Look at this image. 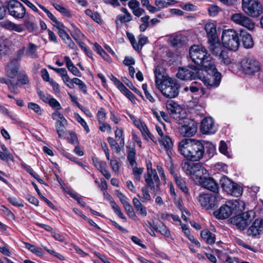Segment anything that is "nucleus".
Returning a JSON list of instances; mask_svg holds the SVG:
<instances>
[{
    "instance_id": "obj_61",
    "label": "nucleus",
    "mask_w": 263,
    "mask_h": 263,
    "mask_svg": "<svg viewBox=\"0 0 263 263\" xmlns=\"http://www.w3.org/2000/svg\"><path fill=\"white\" fill-rule=\"evenodd\" d=\"M110 165L112 170L115 173H118L119 171V162L117 159L114 158H111L110 161Z\"/></svg>"
},
{
    "instance_id": "obj_26",
    "label": "nucleus",
    "mask_w": 263,
    "mask_h": 263,
    "mask_svg": "<svg viewBox=\"0 0 263 263\" xmlns=\"http://www.w3.org/2000/svg\"><path fill=\"white\" fill-rule=\"evenodd\" d=\"M204 29L206 31L208 41L214 40L218 39L216 25L211 22L207 23L205 24Z\"/></svg>"
},
{
    "instance_id": "obj_12",
    "label": "nucleus",
    "mask_w": 263,
    "mask_h": 263,
    "mask_svg": "<svg viewBox=\"0 0 263 263\" xmlns=\"http://www.w3.org/2000/svg\"><path fill=\"white\" fill-rule=\"evenodd\" d=\"M200 69L197 66H189L187 67H179L176 77L182 80H189L198 78Z\"/></svg>"
},
{
    "instance_id": "obj_8",
    "label": "nucleus",
    "mask_w": 263,
    "mask_h": 263,
    "mask_svg": "<svg viewBox=\"0 0 263 263\" xmlns=\"http://www.w3.org/2000/svg\"><path fill=\"white\" fill-rule=\"evenodd\" d=\"M182 170L188 175L193 176L198 180L201 175H206L208 171L200 163H193L185 160L181 164Z\"/></svg>"
},
{
    "instance_id": "obj_16",
    "label": "nucleus",
    "mask_w": 263,
    "mask_h": 263,
    "mask_svg": "<svg viewBox=\"0 0 263 263\" xmlns=\"http://www.w3.org/2000/svg\"><path fill=\"white\" fill-rule=\"evenodd\" d=\"M217 196L216 194H204L200 195L198 197V201L200 204L206 209L213 208L216 204Z\"/></svg>"
},
{
    "instance_id": "obj_18",
    "label": "nucleus",
    "mask_w": 263,
    "mask_h": 263,
    "mask_svg": "<svg viewBox=\"0 0 263 263\" xmlns=\"http://www.w3.org/2000/svg\"><path fill=\"white\" fill-rule=\"evenodd\" d=\"M201 132L203 134H214L217 130L213 119L211 117L204 118L201 122Z\"/></svg>"
},
{
    "instance_id": "obj_49",
    "label": "nucleus",
    "mask_w": 263,
    "mask_h": 263,
    "mask_svg": "<svg viewBox=\"0 0 263 263\" xmlns=\"http://www.w3.org/2000/svg\"><path fill=\"white\" fill-rule=\"evenodd\" d=\"M208 11L211 16H215L221 11V9L218 6L215 5H211L209 6Z\"/></svg>"
},
{
    "instance_id": "obj_62",
    "label": "nucleus",
    "mask_w": 263,
    "mask_h": 263,
    "mask_svg": "<svg viewBox=\"0 0 263 263\" xmlns=\"http://www.w3.org/2000/svg\"><path fill=\"white\" fill-rule=\"evenodd\" d=\"M51 116H52V118L53 120H56L57 121H66V120L65 119V118L64 117L63 115L57 110L53 112Z\"/></svg>"
},
{
    "instance_id": "obj_17",
    "label": "nucleus",
    "mask_w": 263,
    "mask_h": 263,
    "mask_svg": "<svg viewBox=\"0 0 263 263\" xmlns=\"http://www.w3.org/2000/svg\"><path fill=\"white\" fill-rule=\"evenodd\" d=\"M208 173L206 175H201L197 181L203 187L215 193L218 190V184L212 178L208 177Z\"/></svg>"
},
{
    "instance_id": "obj_28",
    "label": "nucleus",
    "mask_w": 263,
    "mask_h": 263,
    "mask_svg": "<svg viewBox=\"0 0 263 263\" xmlns=\"http://www.w3.org/2000/svg\"><path fill=\"white\" fill-rule=\"evenodd\" d=\"M242 44L246 48H251L254 46L253 38L250 34L245 31H241L239 33Z\"/></svg>"
},
{
    "instance_id": "obj_19",
    "label": "nucleus",
    "mask_w": 263,
    "mask_h": 263,
    "mask_svg": "<svg viewBox=\"0 0 263 263\" xmlns=\"http://www.w3.org/2000/svg\"><path fill=\"white\" fill-rule=\"evenodd\" d=\"M197 124L193 121L190 120L187 124H184L180 127V134L186 137L193 136L197 132Z\"/></svg>"
},
{
    "instance_id": "obj_9",
    "label": "nucleus",
    "mask_w": 263,
    "mask_h": 263,
    "mask_svg": "<svg viewBox=\"0 0 263 263\" xmlns=\"http://www.w3.org/2000/svg\"><path fill=\"white\" fill-rule=\"evenodd\" d=\"M6 7L9 14L15 19H23L26 14L25 7L18 1H7Z\"/></svg>"
},
{
    "instance_id": "obj_41",
    "label": "nucleus",
    "mask_w": 263,
    "mask_h": 263,
    "mask_svg": "<svg viewBox=\"0 0 263 263\" xmlns=\"http://www.w3.org/2000/svg\"><path fill=\"white\" fill-rule=\"evenodd\" d=\"M37 46L32 43H30L28 45V49L26 51V54L32 58H36L37 56L36 50Z\"/></svg>"
},
{
    "instance_id": "obj_29",
    "label": "nucleus",
    "mask_w": 263,
    "mask_h": 263,
    "mask_svg": "<svg viewBox=\"0 0 263 263\" xmlns=\"http://www.w3.org/2000/svg\"><path fill=\"white\" fill-rule=\"evenodd\" d=\"M185 36L181 34H174L169 37V42L171 46L174 47H180L185 43Z\"/></svg>"
},
{
    "instance_id": "obj_14",
    "label": "nucleus",
    "mask_w": 263,
    "mask_h": 263,
    "mask_svg": "<svg viewBox=\"0 0 263 263\" xmlns=\"http://www.w3.org/2000/svg\"><path fill=\"white\" fill-rule=\"evenodd\" d=\"M231 19L234 23L252 30L255 27V24L248 16L242 13H236L232 14Z\"/></svg>"
},
{
    "instance_id": "obj_37",
    "label": "nucleus",
    "mask_w": 263,
    "mask_h": 263,
    "mask_svg": "<svg viewBox=\"0 0 263 263\" xmlns=\"http://www.w3.org/2000/svg\"><path fill=\"white\" fill-rule=\"evenodd\" d=\"M66 122V121H58L55 123V128L59 137L64 136L65 127L64 125V123Z\"/></svg>"
},
{
    "instance_id": "obj_55",
    "label": "nucleus",
    "mask_w": 263,
    "mask_h": 263,
    "mask_svg": "<svg viewBox=\"0 0 263 263\" xmlns=\"http://www.w3.org/2000/svg\"><path fill=\"white\" fill-rule=\"evenodd\" d=\"M200 88H201V87L199 85H197V82L195 81L193 82L192 85L189 87H185L184 90L187 91L189 90L191 91V92L195 93L198 91Z\"/></svg>"
},
{
    "instance_id": "obj_51",
    "label": "nucleus",
    "mask_w": 263,
    "mask_h": 263,
    "mask_svg": "<svg viewBox=\"0 0 263 263\" xmlns=\"http://www.w3.org/2000/svg\"><path fill=\"white\" fill-rule=\"evenodd\" d=\"M107 141L112 148H115L117 153H119L120 151V147L118 145L116 140L112 137H109L107 138Z\"/></svg>"
},
{
    "instance_id": "obj_32",
    "label": "nucleus",
    "mask_w": 263,
    "mask_h": 263,
    "mask_svg": "<svg viewBox=\"0 0 263 263\" xmlns=\"http://www.w3.org/2000/svg\"><path fill=\"white\" fill-rule=\"evenodd\" d=\"M218 59L220 64L228 66L232 63V60L228 52L223 50L218 55Z\"/></svg>"
},
{
    "instance_id": "obj_3",
    "label": "nucleus",
    "mask_w": 263,
    "mask_h": 263,
    "mask_svg": "<svg viewBox=\"0 0 263 263\" xmlns=\"http://www.w3.org/2000/svg\"><path fill=\"white\" fill-rule=\"evenodd\" d=\"M144 177L147 187L156 195L160 191L161 182L156 170L152 168L151 163L147 164V172Z\"/></svg>"
},
{
    "instance_id": "obj_24",
    "label": "nucleus",
    "mask_w": 263,
    "mask_h": 263,
    "mask_svg": "<svg viewBox=\"0 0 263 263\" xmlns=\"http://www.w3.org/2000/svg\"><path fill=\"white\" fill-rule=\"evenodd\" d=\"M232 214V211H231L228 202L221 205L218 210L214 212L215 216L219 219H226Z\"/></svg>"
},
{
    "instance_id": "obj_22",
    "label": "nucleus",
    "mask_w": 263,
    "mask_h": 263,
    "mask_svg": "<svg viewBox=\"0 0 263 263\" xmlns=\"http://www.w3.org/2000/svg\"><path fill=\"white\" fill-rule=\"evenodd\" d=\"M120 10L124 14H119L117 16L115 23L117 27H121L124 23L130 22L133 19L132 14L126 8L122 7Z\"/></svg>"
},
{
    "instance_id": "obj_7",
    "label": "nucleus",
    "mask_w": 263,
    "mask_h": 263,
    "mask_svg": "<svg viewBox=\"0 0 263 263\" xmlns=\"http://www.w3.org/2000/svg\"><path fill=\"white\" fill-rule=\"evenodd\" d=\"M204 70L200 69L199 71V79L201 80L208 89H211L217 87L220 83L221 74L215 69L213 72H208L204 69V71L208 73L209 76L205 77L203 74Z\"/></svg>"
},
{
    "instance_id": "obj_2",
    "label": "nucleus",
    "mask_w": 263,
    "mask_h": 263,
    "mask_svg": "<svg viewBox=\"0 0 263 263\" xmlns=\"http://www.w3.org/2000/svg\"><path fill=\"white\" fill-rule=\"evenodd\" d=\"M189 53L193 62L202 66L206 71L211 72L215 69V65L211 61V57L204 47L196 45L192 46Z\"/></svg>"
},
{
    "instance_id": "obj_21",
    "label": "nucleus",
    "mask_w": 263,
    "mask_h": 263,
    "mask_svg": "<svg viewBox=\"0 0 263 263\" xmlns=\"http://www.w3.org/2000/svg\"><path fill=\"white\" fill-rule=\"evenodd\" d=\"M158 142L160 145L166 151L168 158L171 159L173 155L172 151L174 147L171 138L168 136L165 135L162 138H158Z\"/></svg>"
},
{
    "instance_id": "obj_60",
    "label": "nucleus",
    "mask_w": 263,
    "mask_h": 263,
    "mask_svg": "<svg viewBox=\"0 0 263 263\" xmlns=\"http://www.w3.org/2000/svg\"><path fill=\"white\" fill-rule=\"evenodd\" d=\"M138 43H137V44L139 46V49H141L142 47L148 42V39L143 34H140L138 36Z\"/></svg>"
},
{
    "instance_id": "obj_64",
    "label": "nucleus",
    "mask_w": 263,
    "mask_h": 263,
    "mask_svg": "<svg viewBox=\"0 0 263 263\" xmlns=\"http://www.w3.org/2000/svg\"><path fill=\"white\" fill-rule=\"evenodd\" d=\"M106 114L103 108L101 110H99L97 113V119L99 123L105 122Z\"/></svg>"
},
{
    "instance_id": "obj_43",
    "label": "nucleus",
    "mask_w": 263,
    "mask_h": 263,
    "mask_svg": "<svg viewBox=\"0 0 263 263\" xmlns=\"http://www.w3.org/2000/svg\"><path fill=\"white\" fill-rule=\"evenodd\" d=\"M145 185L146 184H145ZM148 187L147 186L142 187L141 191L142 192V198L141 199V202H147L151 200V196L148 192Z\"/></svg>"
},
{
    "instance_id": "obj_38",
    "label": "nucleus",
    "mask_w": 263,
    "mask_h": 263,
    "mask_svg": "<svg viewBox=\"0 0 263 263\" xmlns=\"http://www.w3.org/2000/svg\"><path fill=\"white\" fill-rule=\"evenodd\" d=\"M155 83L157 86L159 85L163 81V76L162 73V69L160 66H157L154 71Z\"/></svg>"
},
{
    "instance_id": "obj_42",
    "label": "nucleus",
    "mask_w": 263,
    "mask_h": 263,
    "mask_svg": "<svg viewBox=\"0 0 263 263\" xmlns=\"http://www.w3.org/2000/svg\"><path fill=\"white\" fill-rule=\"evenodd\" d=\"M52 4L57 10L59 11L61 13H62L64 15L66 16L67 17L71 16V14H70L69 11L66 8L63 7L62 6H61L59 4H56L53 2H52Z\"/></svg>"
},
{
    "instance_id": "obj_50",
    "label": "nucleus",
    "mask_w": 263,
    "mask_h": 263,
    "mask_svg": "<svg viewBox=\"0 0 263 263\" xmlns=\"http://www.w3.org/2000/svg\"><path fill=\"white\" fill-rule=\"evenodd\" d=\"M28 108L33 110L38 115H41L42 114V109L41 107L35 103H29L28 104Z\"/></svg>"
},
{
    "instance_id": "obj_10",
    "label": "nucleus",
    "mask_w": 263,
    "mask_h": 263,
    "mask_svg": "<svg viewBox=\"0 0 263 263\" xmlns=\"http://www.w3.org/2000/svg\"><path fill=\"white\" fill-rule=\"evenodd\" d=\"M221 188L228 194L238 197L242 193L241 187L237 183H234L227 176H222L220 180Z\"/></svg>"
},
{
    "instance_id": "obj_45",
    "label": "nucleus",
    "mask_w": 263,
    "mask_h": 263,
    "mask_svg": "<svg viewBox=\"0 0 263 263\" xmlns=\"http://www.w3.org/2000/svg\"><path fill=\"white\" fill-rule=\"evenodd\" d=\"M135 154L136 152L134 148H131L127 154V159L130 165L132 166H134L136 164Z\"/></svg>"
},
{
    "instance_id": "obj_35",
    "label": "nucleus",
    "mask_w": 263,
    "mask_h": 263,
    "mask_svg": "<svg viewBox=\"0 0 263 263\" xmlns=\"http://www.w3.org/2000/svg\"><path fill=\"white\" fill-rule=\"evenodd\" d=\"M95 50L97 51L105 60L107 61H110V57L106 53V52L102 49L101 46L97 43L94 44Z\"/></svg>"
},
{
    "instance_id": "obj_31",
    "label": "nucleus",
    "mask_w": 263,
    "mask_h": 263,
    "mask_svg": "<svg viewBox=\"0 0 263 263\" xmlns=\"http://www.w3.org/2000/svg\"><path fill=\"white\" fill-rule=\"evenodd\" d=\"M66 66L67 69L75 76L81 77V73L79 69L73 65L70 58L65 56L64 58Z\"/></svg>"
},
{
    "instance_id": "obj_6",
    "label": "nucleus",
    "mask_w": 263,
    "mask_h": 263,
    "mask_svg": "<svg viewBox=\"0 0 263 263\" xmlns=\"http://www.w3.org/2000/svg\"><path fill=\"white\" fill-rule=\"evenodd\" d=\"M241 7L243 11L248 16L257 17L263 12V7L258 0H242Z\"/></svg>"
},
{
    "instance_id": "obj_20",
    "label": "nucleus",
    "mask_w": 263,
    "mask_h": 263,
    "mask_svg": "<svg viewBox=\"0 0 263 263\" xmlns=\"http://www.w3.org/2000/svg\"><path fill=\"white\" fill-rule=\"evenodd\" d=\"M166 108L170 114L176 120L180 119V114L183 111L182 108L173 100H168L165 103Z\"/></svg>"
},
{
    "instance_id": "obj_47",
    "label": "nucleus",
    "mask_w": 263,
    "mask_h": 263,
    "mask_svg": "<svg viewBox=\"0 0 263 263\" xmlns=\"http://www.w3.org/2000/svg\"><path fill=\"white\" fill-rule=\"evenodd\" d=\"M18 81L22 85H25L29 83V79L26 73L24 72H21L17 77Z\"/></svg>"
},
{
    "instance_id": "obj_44",
    "label": "nucleus",
    "mask_w": 263,
    "mask_h": 263,
    "mask_svg": "<svg viewBox=\"0 0 263 263\" xmlns=\"http://www.w3.org/2000/svg\"><path fill=\"white\" fill-rule=\"evenodd\" d=\"M73 82L79 86L80 89L84 93H87V87L85 84L80 79L77 78H73Z\"/></svg>"
},
{
    "instance_id": "obj_1",
    "label": "nucleus",
    "mask_w": 263,
    "mask_h": 263,
    "mask_svg": "<svg viewBox=\"0 0 263 263\" xmlns=\"http://www.w3.org/2000/svg\"><path fill=\"white\" fill-rule=\"evenodd\" d=\"M178 151L180 155L187 160L198 161L205 154V148L202 142L194 139L185 138L179 142Z\"/></svg>"
},
{
    "instance_id": "obj_33",
    "label": "nucleus",
    "mask_w": 263,
    "mask_h": 263,
    "mask_svg": "<svg viewBox=\"0 0 263 263\" xmlns=\"http://www.w3.org/2000/svg\"><path fill=\"white\" fill-rule=\"evenodd\" d=\"M9 50V41L7 39L0 40V57L7 55Z\"/></svg>"
},
{
    "instance_id": "obj_40",
    "label": "nucleus",
    "mask_w": 263,
    "mask_h": 263,
    "mask_svg": "<svg viewBox=\"0 0 263 263\" xmlns=\"http://www.w3.org/2000/svg\"><path fill=\"white\" fill-rule=\"evenodd\" d=\"M85 13L97 23H101V16L97 12H93L91 10L88 9L85 11Z\"/></svg>"
},
{
    "instance_id": "obj_39",
    "label": "nucleus",
    "mask_w": 263,
    "mask_h": 263,
    "mask_svg": "<svg viewBox=\"0 0 263 263\" xmlns=\"http://www.w3.org/2000/svg\"><path fill=\"white\" fill-rule=\"evenodd\" d=\"M175 182L178 187L184 193H188V189L186 187L185 181L180 177H178L175 179Z\"/></svg>"
},
{
    "instance_id": "obj_48",
    "label": "nucleus",
    "mask_w": 263,
    "mask_h": 263,
    "mask_svg": "<svg viewBox=\"0 0 263 263\" xmlns=\"http://www.w3.org/2000/svg\"><path fill=\"white\" fill-rule=\"evenodd\" d=\"M144 168L141 167H134L133 168V173L135 179L139 181L141 179V175L143 173Z\"/></svg>"
},
{
    "instance_id": "obj_23",
    "label": "nucleus",
    "mask_w": 263,
    "mask_h": 263,
    "mask_svg": "<svg viewBox=\"0 0 263 263\" xmlns=\"http://www.w3.org/2000/svg\"><path fill=\"white\" fill-rule=\"evenodd\" d=\"M249 235L255 236L263 233V220L256 219L248 230Z\"/></svg>"
},
{
    "instance_id": "obj_56",
    "label": "nucleus",
    "mask_w": 263,
    "mask_h": 263,
    "mask_svg": "<svg viewBox=\"0 0 263 263\" xmlns=\"http://www.w3.org/2000/svg\"><path fill=\"white\" fill-rule=\"evenodd\" d=\"M127 36L133 48L136 50H139V45L137 44V41L135 38L134 35L132 33H127Z\"/></svg>"
},
{
    "instance_id": "obj_15",
    "label": "nucleus",
    "mask_w": 263,
    "mask_h": 263,
    "mask_svg": "<svg viewBox=\"0 0 263 263\" xmlns=\"http://www.w3.org/2000/svg\"><path fill=\"white\" fill-rule=\"evenodd\" d=\"M23 51L20 50L18 51V56L16 59L11 60L7 65L6 68V73L7 76L11 78H14L17 74L19 68L18 61L20 60L21 56Z\"/></svg>"
},
{
    "instance_id": "obj_5",
    "label": "nucleus",
    "mask_w": 263,
    "mask_h": 263,
    "mask_svg": "<svg viewBox=\"0 0 263 263\" xmlns=\"http://www.w3.org/2000/svg\"><path fill=\"white\" fill-rule=\"evenodd\" d=\"M157 87L163 95L167 98H173L179 94V85L171 78L164 79Z\"/></svg>"
},
{
    "instance_id": "obj_46",
    "label": "nucleus",
    "mask_w": 263,
    "mask_h": 263,
    "mask_svg": "<svg viewBox=\"0 0 263 263\" xmlns=\"http://www.w3.org/2000/svg\"><path fill=\"white\" fill-rule=\"evenodd\" d=\"M110 202L111 203V206L114 212L118 215V216L122 219H126L125 216L121 212V209L118 205L116 204L114 201H111Z\"/></svg>"
},
{
    "instance_id": "obj_36",
    "label": "nucleus",
    "mask_w": 263,
    "mask_h": 263,
    "mask_svg": "<svg viewBox=\"0 0 263 263\" xmlns=\"http://www.w3.org/2000/svg\"><path fill=\"white\" fill-rule=\"evenodd\" d=\"M175 2L174 0H156L155 4L159 9L167 7L168 6L174 4Z\"/></svg>"
},
{
    "instance_id": "obj_53",
    "label": "nucleus",
    "mask_w": 263,
    "mask_h": 263,
    "mask_svg": "<svg viewBox=\"0 0 263 263\" xmlns=\"http://www.w3.org/2000/svg\"><path fill=\"white\" fill-rule=\"evenodd\" d=\"M24 27H25L29 32H33L36 29V26L35 23L32 21H25L24 24Z\"/></svg>"
},
{
    "instance_id": "obj_59",
    "label": "nucleus",
    "mask_w": 263,
    "mask_h": 263,
    "mask_svg": "<svg viewBox=\"0 0 263 263\" xmlns=\"http://www.w3.org/2000/svg\"><path fill=\"white\" fill-rule=\"evenodd\" d=\"M37 94L40 99L42 100L43 102L47 103H48L51 98L50 95L48 94H46L40 90H37Z\"/></svg>"
},
{
    "instance_id": "obj_13",
    "label": "nucleus",
    "mask_w": 263,
    "mask_h": 263,
    "mask_svg": "<svg viewBox=\"0 0 263 263\" xmlns=\"http://www.w3.org/2000/svg\"><path fill=\"white\" fill-rule=\"evenodd\" d=\"M240 68L246 74H253L260 69L258 61L252 58H245L240 62Z\"/></svg>"
},
{
    "instance_id": "obj_63",
    "label": "nucleus",
    "mask_w": 263,
    "mask_h": 263,
    "mask_svg": "<svg viewBox=\"0 0 263 263\" xmlns=\"http://www.w3.org/2000/svg\"><path fill=\"white\" fill-rule=\"evenodd\" d=\"M227 149H228V147H227V145L226 143L223 141H221L220 143L219 147V150L221 154H222L227 156H228L229 153L228 152Z\"/></svg>"
},
{
    "instance_id": "obj_30",
    "label": "nucleus",
    "mask_w": 263,
    "mask_h": 263,
    "mask_svg": "<svg viewBox=\"0 0 263 263\" xmlns=\"http://www.w3.org/2000/svg\"><path fill=\"white\" fill-rule=\"evenodd\" d=\"M200 235L202 239L209 245H212L215 241V235L207 229L202 230Z\"/></svg>"
},
{
    "instance_id": "obj_57",
    "label": "nucleus",
    "mask_w": 263,
    "mask_h": 263,
    "mask_svg": "<svg viewBox=\"0 0 263 263\" xmlns=\"http://www.w3.org/2000/svg\"><path fill=\"white\" fill-rule=\"evenodd\" d=\"M125 211L127 212L128 215L130 217H136V215L134 211V209L130 203H127L123 205Z\"/></svg>"
},
{
    "instance_id": "obj_25",
    "label": "nucleus",
    "mask_w": 263,
    "mask_h": 263,
    "mask_svg": "<svg viewBox=\"0 0 263 263\" xmlns=\"http://www.w3.org/2000/svg\"><path fill=\"white\" fill-rule=\"evenodd\" d=\"M232 214L242 212L245 209V202L240 200H234L228 202Z\"/></svg>"
},
{
    "instance_id": "obj_52",
    "label": "nucleus",
    "mask_w": 263,
    "mask_h": 263,
    "mask_svg": "<svg viewBox=\"0 0 263 263\" xmlns=\"http://www.w3.org/2000/svg\"><path fill=\"white\" fill-rule=\"evenodd\" d=\"M8 201L11 203L12 205L17 207H23L24 204H23L22 201L14 197H11L8 198Z\"/></svg>"
},
{
    "instance_id": "obj_27",
    "label": "nucleus",
    "mask_w": 263,
    "mask_h": 263,
    "mask_svg": "<svg viewBox=\"0 0 263 263\" xmlns=\"http://www.w3.org/2000/svg\"><path fill=\"white\" fill-rule=\"evenodd\" d=\"M208 43L210 51L213 55L218 56L221 53V51L223 50L218 38L215 39L214 41H208Z\"/></svg>"
},
{
    "instance_id": "obj_54",
    "label": "nucleus",
    "mask_w": 263,
    "mask_h": 263,
    "mask_svg": "<svg viewBox=\"0 0 263 263\" xmlns=\"http://www.w3.org/2000/svg\"><path fill=\"white\" fill-rule=\"evenodd\" d=\"M48 103L52 108L56 109L57 110L62 109V107L60 103L53 98L51 97Z\"/></svg>"
},
{
    "instance_id": "obj_58",
    "label": "nucleus",
    "mask_w": 263,
    "mask_h": 263,
    "mask_svg": "<svg viewBox=\"0 0 263 263\" xmlns=\"http://www.w3.org/2000/svg\"><path fill=\"white\" fill-rule=\"evenodd\" d=\"M121 92L132 102H135V97L134 95L130 91H129L126 87H125L123 88Z\"/></svg>"
},
{
    "instance_id": "obj_4",
    "label": "nucleus",
    "mask_w": 263,
    "mask_h": 263,
    "mask_svg": "<svg viewBox=\"0 0 263 263\" xmlns=\"http://www.w3.org/2000/svg\"><path fill=\"white\" fill-rule=\"evenodd\" d=\"M221 40L223 46L231 50L236 51L240 45L238 34L233 29L224 30Z\"/></svg>"
},
{
    "instance_id": "obj_11",
    "label": "nucleus",
    "mask_w": 263,
    "mask_h": 263,
    "mask_svg": "<svg viewBox=\"0 0 263 263\" xmlns=\"http://www.w3.org/2000/svg\"><path fill=\"white\" fill-rule=\"evenodd\" d=\"M254 217L255 213L253 211H249L232 217L231 222L238 229L243 230L252 221Z\"/></svg>"
},
{
    "instance_id": "obj_34",
    "label": "nucleus",
    "mask_w": 263,
    "mask_h": 263,
    "mask_svg": "<svg viewBox=\"0 0 263 263\" xmlns=\"http://www.w3.org/2000/svg\"><path fill=\"white\" fill-rule=\"evenodd\" d=\"M154 229L156 231L159 232L162 235H163L165 236L168 237L170 235V232L168 229L162 222H160L159 223L155 226Z\"/></svg>"
}]
</instances>
